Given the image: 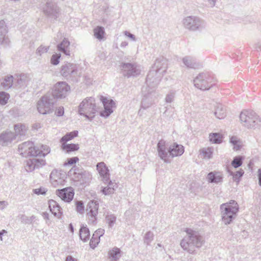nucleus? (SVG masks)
<instances>
[{"label":"nucleus","mask_w":261,"mask_h":261,"mask_svg":"<svg viewBox=\"0 0 261 261\" xmlns=\"http://www.w3.org/2000/svg\"><path fill=\"white\" fill-rule=\"evenodd\" d=\"M97 111L95 100L92 97L84 99L79 107V113L81 115L91 118Z\"/></svg>","instance_id":"nucleus-1"},{"label":"nucleus","mask_w":261,"mask_h":261,"mask_svg":"<svg viewBox=\"0 0 261 261\" xmlns=\"http://www.w3.org/2000/svg\"><path fill=\"white\" fill-rule=\"evenodd\" d=\"M238 204L234 200L222 204L221 209L223 210L222 220L225 224H229L232 220V216L238 211Z\"/></svg>","instance_id":"nucleus-2"},{"label":"nucleus","mask_w":261,"mask_h":261,"mask_svg":"<svg viewBox=\"0 0 261 261\" xmlns=\"http://www.w3.org/2000/svg\"><path fill=\"white\" fill-rule=\"evenodd\" d=\"M69 91L70 87L66 83L60 82L54 86L52 95L54 99H61L67 96Z\"/></svg>","instance_id":"nucleus-3"},{"label":"nucleus","mask_w":261,"mask_h":261,"mask_svg":"<svg viewBox=\"0 0 261 261\" xmlns=\"http://www.w3.org/2000/svg\"><path fill=\"white\" fill-rule=\"evenodd\" d=\"M57 195L65 202H69L73 198L74 190L71 187H67L56 191Z\"/></svg>","instance_id":"nucleus-4"},{"label":"nucleus","mask_w":261,"mask_h":261,"mask_svg":"<svg viewBox=\"0 0 261 261\" xmlns=\"http://www.w3.org/2000/svg\"><path fill=\"white\" fill-rule=\"evenodd\" d=\"M49 152V148L46 145L35 146L32 142L31 149L29 151V156H36L38 155H45Z\"/></svg>","instance_id":"nucleus-5"},{"label":"nucleus","mask_w":261,"mask_h":261,"mask_svg":"<svg viewBox=\"0 0 261 261\" xmlns=\"http://www.w3.org/2000/svg\"><path fill=\"white\" fill-rule=\"evenodd\" d=\"M210 80V79L205 75H199L194 80L195 85L201 90H208L212 86V85L209 84Z\"/></svg>","instance_id":"nucleus-6"},{"label":"nucleus","mask_w":261,"mask_h":261,"mask_svg":"<svg viewBox=\"0 0 261 261\" xmlns=\"http://www.w3.org/2000/svg\"><path fill=\"white\" fill-rule=\"evenodd\" d=\"M100 100L102 101L105 108V110L101 113V115L108 116L113 112L112 108L114 107L115 103L113 100L103 96H100Z\"/></svg>","instance_id":"nucleus-7"},{"label":"nucleus","mask_w":261,"mask_h":261,"mask_svg":"<svg viewBox=\"0 0 261 261\" xmlns=\"http://www.w3.org/2000/svg\"><path fill=\"white\" fill-rule=\"evenodd\" d=\"M256 116L255 113L251 111L244 110L240 114V119L242 122H255V118Z\"/></svg>","instance_id":"nucleus-8"},{"label":"nucleus","mask_w":261,"mask_h":261,"mask_svg":"<svg viewBox=\"0 0 261 261\" xmlns=\"http://www.w3.org/2000/svg\"><path fill=\"white\" fill-rule=\"evenodd\" d=\"M169 152L173 156H178L181 155L184 153V149L182 145L173 143L169 147Z\"/></svg>","instance_id":"nucleus-9"},{"label":"nucleus","mask_w":261,"mask_h":261,"mask_svg":"<svg viewBox=\"0 0 261 261\" xmlns=\"http://www.w3.org/2000/svg\"><path fill=\"white\" fill-rule=\"evenodd\" d=\"M32 146V142H27L22 143L19 146V150L21 154L29 156V151Z\"/></svg>","instance_id":"nucleus-10"},{"label":"nucleus","mask_w":261,"mask_h":261,"mask_svg":"<svg viewBox=\"0 0 261 261\" xmlns=\"http://www.w3.org/2000/svg\"><path fill=\"white\" fill-rule=\"evenodd\" d=\"M97 169L99 174L104 178H108L109 170L103 162H100L97 165Z\"/></svg>","instance_id":"nucleus-11"},{"label":"nucleus","mask_w":261,"mask_h":261,"mask_svg":"<svg viewBox=\"0 0 261 261\" xmlns=\"http://www.w3.org/2000/svg\"><path fill=\"white\" fill-rule=\"evenodd\" d=\"M38 110L41 114H46L48 111L46 98H43L38 103Z\"/></svg>","instance_id":"nucleus-12"},{"label":"nucleus","mask_w":261,"mask_h":261,"mask_svg":"<svg viewBox=\"0 0 261 261\" xmlns=\"http://www.w3.org/2000/svg\"><path fill=\"white\" fill-rule=\"evenodd\" d=\"M48 204L50 212L55 216H59L60 214V207L56 201L54 200H50L48 201Z\"/></svg>","instance_id":"nucleus-13"},{"label":"nucleus","mask_w":261,"mask_h":261,"mask_svg":"<svg viewBox=\"0 0 261 261\" xmlns=\"http://www.w3.org/2000/svg\"><path fill=\"white\" fill-rule=\"evenodd\" d=\"M90 231L89 229L85 227L82 226L80 230V237L84 242L88 241L90 239Z\"/></svg>","instance_id":"nucleus-14"},{"label":"nucleus","mask_w":261,"mask_h":261,"mask_svg":"<svg viewBox=\"0 0 261 261\" xmlns=\"http://www.w3.org/2000/svg\"><path fill=\"white\" fill-rule=\"evenodd\" d=\"M207 179L211 182H219L222 181V175L218 172L215 173L213 172L210 173L207 175Z\"/></svg>","instance_id":"nucleus-15"},{"label":"nucleus","mask_w":261,"mask_h":261,"mask_svg":"<svg viewBox=\"0 0 261 261\" xmlns=\"http://www.w3.org/2000/svg\"><path fill=\"white\" fill-rule=\"evenodd\" d=\"M62 148L67 152L76 151L79 149L77 144H66V142H63Z\"/></svg>","instance_id":"nucleus-16"},{"label":"nucleus","mask_w":261,"mask_h":261,"mask_svg":"<svg viewBox=\"0 0 261 261\" xmlns=\"http://www.w3.org/2000/svg\"><path fill=\"white\" fill-rule=\"evenodd\" d=\"M215 115L219 119H223L225 117V110L221 104H217Z\"/></svg>","instance_id":"nucleus-17"},{"label":"nucleus","mask_w":261,"mask_h":261,"mask_svg":"<svg viewBox=\"0 0 261 261\" xmlns=\"http://www.w3.org/2000/svg\"><path fill=\"white\" fill-rule=\"evenodd\" d=\"M230 142L233 145V149L238 151L242 147L240 140L236 136H232L230 138Z\"/></svg>","instance_id":"nucleus-18"},{"label":"nucleus","mask_w":261,"mask_h":261,"mask_svg":"<svg viewBox=\"0 0 261 261\" xmlns=\"http://www.w3.org/2000/svg\"><path fill=\"white\" fill-rule=\"evenodd\" d=\"M77 135L78 132L77 130L73 131L72 132L67 133L66 135L63 136L62 138L61 141L62 142H66L73 139L74 138L77 137Z\"/></svg>","instance_id":"nucleus-19"},{"label":"nucleus","mask_w":261,"mask_h":261,"mask_svg":"<svg viewBox=\"0 0 261 261\" xmlns=\"http://www.w3.org/2000/svg\"><path fill=\"white\" fill-rule=\"evenodd\" d=\"M210 140L213 143H220L222 142V136L218 133H213L210 135Z\"/></svg>","instance_id":"nucleus-20"},{"label":"nucleus","mask_w":261,"mask_h":261,"mask_svg":"<svg viewBox=\"0 0 261 261\" xmlns=\"http://www.w3.org/2000/svg\"><path fill=\"white\" fill-rule=\"evenodd\" d=\"M39 163H40V162L38 159H34L32 160H29L27 161V166L28 167V169L27 170L29 171L34 170L35 167L39 166Z\"/></svg>","instance_id":"nucleus-21"},{"label":"nucleus","mask_w":261,"mask_h":261,"mask_svg":"<svg viewBox=\"0 0 261 261\" xmlns=\"http://www.w3.org/2000/svg\"><path fill=\"white\" fill-rule=\"evenodd\" d=\"M159 154L162 159H164L166 156L165 153V143L161 141L158 143Z\"/></svg>","instance_id":"nucleus-22"},{"label":"nucleus","mask_w":261,"mask_h":261,"mask_svg":"<svg viewBox=\"0 0 261 261\" xmlns=\"http://www.w3.org/2000/svg\"><path fill=\"white\" fill-rule=\"evenodd\" d=\"M120 250L118 248H114L109 252V257L115 260L120 256Z\"/></svg>","instance_id":"nucleus-23"},{"label":"nucleus","mask_w":261,"mask_h":261,"mask_svg":"<svg viewBox=\"0 0 261 261\" xmlns=\"http://www.w3.org/2000/svg\"><path fill=\"white\" fill-rule=\"evenodd\" d=\"M69 45V42L66 39H64L58 46V48L60 50L63 51L66 55H69V53L66 50V48H67Z\"/></svg>","instance_id":"nucleus-24"},{"label":"nucleus","mask_w":261,"mask_h":261,"mask_svg":"<svg viewBox=\"0 0 261 261\" xmlns=\"http://www.w3.org/2000/svg\"><path fill=\"white\" fill-rule=\"evenodd\" d=\"M243 158L242 156H238L235 157L231 162V165L233 167L237 168L240 167L243 164Z\"/></svg>","instance_id":"nucleus-25"},{"label":"nucleus","mask_w":261,"mask_h":261,"mask_svg":"<svg viewBox=\"0 0 261 261\" xmlns=\"http://www.w3.org/2000/svg\"><path fill=\"white\" fill-rule=\"evenodd\" d=\"M201 155L204 159H210L212 156L213 151L211 148H207L201 150Z\"/></svg>","instance_id":"nucleus-26"},{"label":"nucleus","mask_w":261,"mask_h":261,"mask_svg":"<svg viewBox=\"0 0 261 261\" xmlns=\"http://www.w3.org/2000/svg\"><path fill=\"white\" fill-rule=\"evenodd\" d=\"M13 83V77L12 76H8L5 79L2 83V86L5 88H8L11 87Z\"/></svg>","instance_id":"nucleus-27"},{"label":"nucleus","mask_w":261,"mask_h":261,"mask_svg":"<svg viewBox=\"0 0 261 261\" xmlns=\"http://www.w3.org/2000/svg\"><path fill=\"white\" fill-rule=\"evenodd\" d=\"M94 35L98 39H101L103 37L104 31L101 27H97L94 29Z\"/></svg>","instance_id":"nucleus-28"},{"label":"nucleus","mask_w":261,"mask_h":261,"mask_svg":"<svg viewBox=\"0 0 261 261\" xmlns=\"http://www.w3.org/2000/svg\"><path fill=\"white\" fill-rule=\"evenodd\" d=\"M79 161V159L76 156L68 159L67 161L64 163V165L65 166H67L68 165H72L76 164Z\"/></svg>","instance_id":"nucleus-29"},{"label":"nucleus","mask_w":261,"mask_h":261,"mask_svg":"<svg viewBox=\"0 0 261 261\" xmlns=\"http://www.w3.org/2000/svg\"><path fill=\"white\" fill-rule=\"evenodd\" d=\"M9 96L4 92L0 93V104L5 105L9 99Z\"/></svg>","instance_id":"nucleus-30"},{"label":"nucleus","mask_w":261,"mask_h":261,"mask_svg":"<svg viewBox=\"0 0 261 261\" xmlns=\"http://www.w3.org/2000/svg\"><path fill=\"white\" fill-rule=\"evenodd\" d=\"M93 206V210H90V213L92 216H95L97 214L98 205L95 202H92L90 205V207Z\"/></svg>","instance_id":"nucleus-31"},{"label":"nucleus","mask_w":261,"mask_h":261,"mask_svg":"<svg viewBox=\"0 0 261 261\" xmlns=\"http://www.w3.org/2000/svg\"><path fill=\"white\" fill-rule=\"evenodd\" d=\"M99 238L93 236L90 242V246L94 248L99 243Z\"/></svg>","instance_id":"nucleus-32"},{"label":"nucleus","mask_w":261,"mask_h":261,"mask_svg":"<svg viewBox=\"0 0 261 261\" xmlns=\"http://www.w3.org/2000/svg\"><path fill=\"white\" fill-rule=\"evenodd\" d=\"M60 55L55 54L54 55L51 59V63L54 65H57L59 63V60L60 58Z\"/></svg>","instance_id":"nucleus-33"},{"label":"nucleus","mask_w":261,"mask_h":261,"mask_svg":"<svg viewBox=\"0 0 261 261\" xmlns=\"http://www.w3.org/2000/svg\"><path fill=\"white\" fill-rule=\"evenodd\" d=\"M104 230L102 229H98L94 232L93 236L96 237L100 239V237L104 234Z\"/></svg>","instance_id":"nucleus-34"},{"label":"nucleus","mask_w":261,"mask_h":261,"mask_svg":"<svg viewBox=\"0 0 261 261\" xmlns=\"http://www.w3.org/2000/svg\"><path fill=\"white\" fill-rule=\"evenodd\" d=\"M114 189L110 187L105 188L102 190V193L105 195H109L114 193Z\"/></svg>","instance_id":"nucleus-35"},{"label":"nucleus","mask_w":261,"mask_h":261,"mask_svg":"<svg viewBox=\"0 0 261 261\" xmlns=\"http://www.w3.org/2000/svg\"><path fill=\"white\" fill-rule=\"evenodd\" d=\"M76 210L78 212H81L84 209L83 203L81 201H78L76 202Z\"/></svg>","instance_id":"nucleus-36"},{"label":"nucleus","mask_w":261,"mask_h":261,"mask_svg":"<svg viewBox=\"0 0 261 261\" xmlns=\"http://www.w3.org/2000/svg\"><path fill=\"white\" fill-rule=\"evenodd\" d=\"M64 113V108L63 107H59L55 112V114L58 116H63Z\"/></svg>","instance_id":"nucleus-37"},{"label":"nucleus","mask_w":261,"mask_h":261,"mask_svg":"<svg viewBox=\"0 0 261 261\" xmlns=\"http://www.w3.org/2000/svg\"><path fill=\"white\" fill-rule=\"evenodd\" d=\"M243 174H244V171H243V170H239V171H237V172L235 173V174H234V176L235 177H236V178H237V177L239 178V177H241V176L243 175Z\"/></svg>","instance_id":"nucleus-38"},{"label":"nucleus","mask_w":261,"mask_h":261,"mask_svg":"<svg viewBox=\"0 0 261 261\" xmlns=\"http://www.w3.org/2000/svg\"><path fill=\"white\" fill-rule=\"evenodd\" d=\"M41 190H42L41 189H36L34 190V192L37 194L45 193L44 191L42 192Z\"/></svg>","instance_id":"nucleus-39"},{"label":"nucleus","mask_w":261,"mask_h":261,"mask_svg":"<svg viewBox=\"0 0 261 261\" xmlns=\"http://www.w3.org/2000/svg\"><path fill=\"white\" fill-rule=\"evenodd\" d=\"M65 261H76V260L74 259L71 256H68Z\"/></svg>","instance_id":"nucleus-40"},{"label":"nucleus","mask_w":261,"mask_h":261,"mask_svg":"<svg viewBox=\"0 0 261 261\" xmlns=\"http://www.w3.org/2000/svg\"><path fill=\"white\" fill-rule=\"evenodd\" d=\"M259 183L261 186V170H258Z\"/></svg>","instance_id":"nucleus-41"},{"label":"nucleus","mask_w":261,"mask_h":261,"mask_svg":"<svg viewBox=\"0 0 261 261\" xmlns=\"http://www.w3.org/2000/svg\"><path fill=\"white\" fill-rule=\"evenodd\" d=\"M68 227L71 232L73 233L74 232V229L72 225L71 224H70Z\"/></svg>","instance_id":"nucleus-42"},{"label":"nucleus","mask_w":261,"mask_h":261,"mask_svg":"<svg viewBox=\"0 0 261 261\" xmlns=\"http://www.w3.org/2000/svg\"><path fill=\"white\" fill-rule=\"evenodd\" d=\"M6 233H7V231L5 230H3L2 231L0 232V239L1 240H2V234Z\"/></svg>","instance_id":"nucleus-43"},{"label":"nucleus","mask_w":261,"mask_h":261,"mask_svg":"<svg viewBox=\"0 0 261 261\" xmlns=\"http://www.w3.org/2000/svg\"><path fill=\"white\" fill-rule=\"evenodd\" d=\"M181 245L184 247V246H185V242L184 241H182L181 242Z\"/></svg>","instance_id":"nucleus-44"},{"label":"nucleus","mask_w":261,"mask_h":261,"mask_svg":"<svg viewBox=\"0 0 261 261\" xmlns=\"http://www.w3.org/2000/svg\"><path fill=\"white\" fill-rule=\"evenodd\" d=\"M3 136L4 135H2L1 136H0V140L3 139Z\"/></svg>","instance_id":"nucleus-45"},{"label":"nucleus","mask_w":261,"mask_h":261,"mask_svg":"<svg viewBox=\"0 0 261 261\" xmlns=\"http://www.w3.org/2000/svg\"><path fill=\"white\" fill-rule=\"evenodd\" d=\"M187 232L189 234H191V232H188V230L187 231Z\"/></svg>","instance_id":"nucleus-46"},{"label":"nucleus","mask_w":261,"mask_h":261,"mask_svg":"<svg viewBox=\"0 0 261 261\" xmlns=\"http://www.w3.org/2000/svg\"><path fill=\"white\" fill-rule=\"evenodd\" d=\"M2 203V202H1V201H0V203Z\"/></svg>","instance_id":"nucleus-47"}]
</instances>
